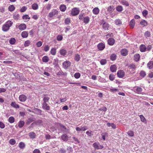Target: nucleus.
<instances>
[{"label": "nucleus", "instance_id": "a211bd4d", "mask_svg": "<svg viewBox=\"0 0 153 153\" xmlns=\"http://www.w3.org/2000/svg\"><path fill=\"white\" fill-rule=\"evenodd\" d=\"M109 27V25L107 23L105 22L102 25V27L105 30H108Z\"/></svg>", "mask_w": 153, "mask_h": 153}, {"label": "nucleus", "instance_id": "13d9d810", "mask_svg": "<svg viewBox=\"0 0 153 153\" xmlns=\"http://www.w3.org/2000/svg\"><path fill=\"white\" fill-rule=\"evenodd\" d=\"M127 134L128 135L131 137H132L134 136V132L132 131H128L127 132Z\"/></svg>", "mask_w": 153, "mask_h": 153}, {"label": "nucleus", "instance_id": "79ce46f5", "mask_svg": "<svg viewBox=\"0 0 153 153\" xmlns=\"http://www.w3.org/2000/svg\"><path fill=\"white\" fill-rule=\"evenodd\" d=\"M135 21L134 19H132L130 22L129 25L131 28H133L134 26Z\"/></svg>", "mask_w": 153, "mask_h": 153}, {"label": "nucleus", "instance_id": "f8f14e48", "mask_svg": "<svg viewBox=\"0 0 153 153\" xmlns=\"http://www.w3.org/2000/svg\"><path fill=\"white\" fill-rule=\"evenodd\" d=\"M26 28V25L24 23H22L19 25V29L21 30L25 29Z\"/></svg>", "mask_w": 153, "mask_h": 153}, {"label": "nucleus", "instance_id": "8fccbe9b", "mask_svg": "<svg viewBox=\"0 0 153 153\" xmlns=\"http://www.w3.org/2000/svg\"><path fill=\"white\" fill-rule=\"evenodd\" d=\"M16 42V39L14 38H11L9 40V43L12 45L15 44Z\"/></svg>", "mask_w": 153, "mask_h": 153}, {"label": "nucleus", "instance_id": "20e7f679", "mask_svg": "<svg viewBox=\"0 0 153 153\" xmlns=\"http://www.w3.org/2000/svg\"><path fill=\"white\" fill-rule=\"evenodd\" d=\"M79 13V9L77 8H74L72 9L71 14L73 16H74L77 15Z\"/></svg>", "mask_w": 153, "mask_h": 153}, {"label": "nucleus", "instance_id": "4be33fe9", "mask_svg": "<svg viewBox=\"0 0 153 153\" xmlns=\"http://www.w3.org/2000/svg\"><path fill=\"white\" fill-rule=\"evenodd\" d=\"M141 25L143 26H146L148 25L147 22L145 20H142L140 22Z\"/></svg>", "mask_w": 153, "mask_h": 153}, {"label": "nucleus", "instance_id": "864d4df0", "mask_svg": "<svg viewBox=\"0 0 153 153\" xmlns=\"http://www.w3.org/2000/svg\"><path fill=\"white\" fill-rule=\"evenodd\" d=\"M9 143L11 145H14L16 143V141L14 139H11L9 141Z\"/></svg>", "mask_w": 153, "mask_h": 153}, {"label": "nucleus", "instance_id": "393cba45", "mask_svg": "<svg viewBox=\"0 0 153 153\" xmlns=\"http://www.w3.org/2000/svg\"><path fill=\"white\" fill-rule=\"evenodd\" d=\"M83 22L85 24H88L90 21V18L88 16H87L84 17L83 18Z\"/></svg>", "mask_w": 153, "mask_h": 153}, {"label": "nucleus", "instance_id": "b1692460", "mask_svg": "<svg viewBox=\"0 0 153 153\" xmlns=\"http://www.w3.org/2000/svg\"><path fill=\"white\" fill-rule=\"evenodd\" d=\"M110 69L112 72H116L117 70L116 65H111L110 67Z\"/></svg>", "mask_w": 153, "mask_h": 153}, {"label": "nucleus", "instance_id": "58836bf2", "mask_svg": "<svg viewBox=\"0 0 153 153\" xmlns=\"http://www.w3.org/2000/svg\"><path fill=\"white\" fill-rule=\"evenodd\" d=\"M117 58V56L114 53H113L111 54L110 56V59L112 61H114Z\"/></svg>", "mask_w": 153, "mask_h": 153}, {"label": "nucleus", "instance_id": "a19ab883", "mask_svg": "<svg viewBox=\"0 0 153 153\" xmlns=\"http://www.w3.org/2000/svg\"><path fill=\"white\" fill-rule=\"evenodd\" d=\"M19 15L18 13H15L13 15V18L15 19H18L19 18Z\"/></svg>", "mask_w": 153, "mask_h": 153}, {"label": "nucleus", "instance_id": "473e14b6", "mask_svg": "<svg viewBox=\"0 0 153 153\" xmlns=\"http://www.w3.org/2000/svg\"><path fill=\"white\" fill-rule=\"evenodd\" d=\"M25 144L22 142H20L19 144V147L21 149H24L25 147Z\"/></svg>", "mask_w": 153, "mask_h": 153}, {"label": "nucleus", "instance_id": "f704fd0d", "mask_svg": "<svg viewBox=\"0 0 153 153\" xmlns=\"http://www.w3.org/2000/svg\"><path fill=\"white\" fill-rule=\"evenodd\" d=\"M42 60L43 62H47L49 61V58L47 56H45L42 57Z\"/></svg>", "mask_w": 153, "mask_h": 153}, {"label": "nucleus", "instance_id": "0eeeda50", "mask_svg": "<svg viewBox=\"0 0 153 153\" xmlns=\"http://www.w3.org/2000/svg\"><path fill=\"white\" fill-rule=\"evenodd\" d=\"M42 111L41 110L36 108H34L33 109V111H32V112L33 113L39 115H42Z\"/></svg>", "mask_w": 153, "mask_h": 153}, {"label": "nucleus", "instance_id": "9b49d317", "mask_svg": "<svg viewBox=\"0 0 153 153\" xmlns=\"http://www.w3.org/2000/svg\"><path fill=\"white\" fill-rule=\"evenodd\" d=\"M42 108L44 110H50V106L48 105L47 103H45V102H43L42 104Z\"/></svg>", "mask_w": 153, "mask_h": 153}, {"label": "nucleus", "instance_id": "338daca9", "mask_svg": "<svg viewBox=\"0 0 153 153\" xmlns=\"http://www.w3.org/2000/svg\"><path fill=\"white\" fill-rule=\"evenodd\" d=\"M86 133L90 137L93 135V134H92V131L90 130L87 131L86 132Z\"/></svg>", "mask_w": 153, "mask_h": 153}, {"label": "nucleus", "instance_id": "bf43d9fd", "mask_svg": "<svg viewBox=\"0 0 153 153\" xmlns=\"http://www.w3.org/2000/svg\"><path fill=\"white\" fill-rule=\"evenodd\" d=\"M65 23L66 25H68L70 23V20L69 18H67L65 20Z\"/></svg>", "mask_w": 153, "mask_h": 153}, {"label": "nucleus", "instance_id": "bb28decb", "mask_svg": "<svg viewBox=\"0 0 153 153\" xmlns=\"http://www.w3.org/2000/svg\"><path fill=\"white\" fill-rule=\"evenodd\" d=\"M31 7L33 9L37 10L38 9L39 6L37 4L34 3L32 5Z\"/></svg>", "mask_w": 153, "mask_h": 153}, {"label": "nucleus", "instance_id": "c03bdc74", "mask_svg": "<svg viewBox=\"0 0 153 153\" xmlns=\"http://www.w3.org/2000/svg\"><path fill=\"white\" fill-rule=\"evenodd\" d=\"M31 42L29 40L25 41L24 44V46L25 47L28 46L31 44Z\"/></svg>", "mask_w": 153, "mask_h": 153}, {"label": "nucleus", "instance_id": "dca6fc26", "mask_svg": "<svg viewBox=\"0 0 153 153\" xmlns=\"http://www.w3.org/2000/svg\"><path fill=\"white\" fill-rule=\"evenodd\" d=\"M114 22L115 24L116 25H117L118 26H120L122 24V21L120 19H117L116 20H115Z\"/></svg>", "mask_w": 153, "mask_h": 153}, {"label": "nucleus", "instance_id": "2eb2a0df", "mask_svg": "<svg viewBox=\"0 0 153 153\" xmlns=\"http://www.w3.org/2000/svg\"><path fill=\"white\" fill-rule=\"evenodd\" d=\"M140 50L141 52H144L146 51V48L144 45H141L140 47Z\"/></svg>", "mask_w": 153, "mask_h": 153}, {"label": "nucleus", "instance_id": "ddd939ff", "mask_svg": "<svg viewBox=\"0 0 153 153\" xmlns=\"http://www.w3.org/2000/svg\"><path fill=\"white\" fill-rule=\"evenodd\" d=\"M115 42V40L114 39L112 38H109L108 41V43L109 45H113Z\"/></svg>", "mask_w": 153, "mask_h": 153}, {"label": "nucleus", "instance_id": "774afa93", "mask_svg": "<svg viewBox=\"0 0 153 153\" xmlns=\"http://www.w3.org/2000/svg\"><path fill=\"white\" fill-rule=\"evenodd\" d=\"M59 152L61 153H66V150L63 148H61L59 150Z\"/></svg>", "mask_w": 153, "mask_h": 153}, {"label": "nucleus", "instance_id": "4468645a", "mask_svg": "<svg viewBox=\"0 0 153 153\" xmlns=\"http://www.w3.org/2000/svg\"><path fill=\"white\" fill-rule=\"evenodd\" d=\"M128 51H127V50L126 49H123L121 51V54L123 56H126L128 54Z\"/></svg>", "mask_w": 153, "mask_h": 153}, {"label": "nucleus", "instance_id": "09e8293b", "mask_svg": "<svg viewBox=\"0 0 153 153\" xmlns=\"http://www.w3.org/2000/svg\"><path fill=\"white\" fill-rule=\"evenodd\" d=\"M56 50L54 48H52L51 51V53L53 55H54L56 54Z\"/></svg>", "mask_w": 153, "mask_h": 153}, {"label": "nucleus", "instance_id": "72a5a7b5", "mask_svg": "<svg viewBox=\"0 0 153 153\" xmlns=\"http://www.w3.org/2000/svg\"><path fill=\"white\" fill-rule=\"evenodd\" d=\"M59 52L60 54L63 56L65 55L67 53L65 49H62L60 50Z\"/></svg>", "mask_w": 153, "mask_h": 153}, {"label": "nucleus", "instance_id": "a878e982", "mask_svg": "<svg viewBox=\"0 0 153 153\" xmlns=\"http://www.w3.org/2000/svg\"><path fill=\"white\" fill-rule=\"evenodd\" d=\"M11 106L16 108H19V105L16 104L15 102H12L10 104Z\"/></svg>", "mask_w": 153, "mask_h": 153}, {"label": "nucleus", "instance_id": "412c9836", "mask_svg": "<svg viewBox=\"0 0 153 153\" xmlns=\"http://www.w3.org/2000/svg\"><path fill=\"white\" fill-rule=\"evenodd\" d=\"M61 138L63 141H67L68 139V137L67 134H63L62 135Z\"/></svg>", "mask_w": 153, "mask_h": 153}, {"label": "nucleus", "instance_id": "680f3d73", "mask_svg": "<svg viewBox=\"0 0 153 153\" xmlns=\"http://www.w3.org/2000/svg\"><path fill=\"white\" fill-rule=\"evenodd\" d=\"M27 9V8L25 6H23L21 9L20 11L21 12H25Z\"/></svg>", "mask_w": 153, "mask_h": 153}, {"label": "nucleus", "instance_id": "e433bc0d", "mask_svg": "<svg viewBox=\"0 0 153 153\" xmlns=\"http://www.w3.org/2000/svg\"><path fill=\"white\" fill-rule=\"evenodd\" d=\"M29 136L31 138L34 139L36 137V134L34 132H31L29 133Z\"/></svg>", "mask_w": 153, "mask_h": 153}, {"label": "nucleus", "instance_id": "ea45409f", "mask_svg": "<svg viewBox=\"0 0 153 153\" xmlns=\"http://www.w3.org/2000/svg\"><path fill=\"white\" fill-rule=\"evenodd\" d=\"M25 124V122L24 121L21 120L19 121L18 123V126L20 128H21L23 127Z\"/></svg>", "mask_w": 153, "mask_h": 153}, {"label": "nucleus", "instance_id": "4c0bfd02", "mask_svg": "<svg viewBox=\"0 0 153 153\" xmlns=\"http://www.w3.org/2000/svg\"><path fill=\"white\" fill-rule=\"evenodd\" d=\"M143 89L142 88L139 87H137L136 88V93L138 94H140L141 93V92L142 91Z\"/></svg>", "mask_w": 153, "mask_h": 153}, {"label": "nucleus", "instance_id": "de8ad7c7", "mask_svg": "<svg viewBox=\"0 0 153 153\" xmlns=\"http://www.w3.org/2000/svg\"><path fill=\"white\" fill-rule=\"evenodd\" d=\"M139 116L140 118L141 121L142 122L145 123L146 122V119L142 115H140Z\"/></svg>", "mask_w": 153, "mask_h": 153}, {"label": "nucleus", "instance_id": "7c9ffc66", "mask_svg": "<svg viewBox=\"0 0 153 153\" xmlns=\"http://www.w3.org/2000/svg\"><path fill=\"white\" fill-rule=\"evenodd\" d=\"M35 119L33 117H30L27 120L26 123L28 125L30 124L31 122L35 120Z\"/></svg>", "mask_w": 153, "mask_h": 153}, {"label": "nucleus", "instance_id": "69168bd1", "mask_svg": "<svg viewBox=\"0 0 153 153\" xmlns=\"http://www.w3.org/2000/svg\"><path fill=\"white\" fill-rule=\"evenodd\" d=\"M109 79L110 80L113 81L114 79V75L110 74L109 76Z\"/></svg>", "mask_w": 153, "mask_h": 153}, {"label": "nucleus", "instance_id": "6ab92c4d", "mask_svg": "<svg viewBox=\"0 0 153 153\" xmlns=\"http://www.w3.org/2000/svg\"><path fill=\"white\" fill-rule=\"evenodd\" d=\"M140 55L138 53H136L134 54V60L136 62H138L140 59Z\"/></svg>", "mask_w": 153, "mask_h": 153}, {"label": "nucleus", "instance_id": "f257e3e1", "mask_svg": "<svg viewBox=\"0 0 153 153\" xmlns=\"http://www.w3.org/2000/svg\"><path fill=\"white\" fill-rule=\"evenodd\" d=\"M13 22L10 20H8L6 22L5 24L3 25L2 26V30L4 32H7L8 31L10 27H11Z\"/></svg>", "mask_w": 153, "mask_h": 153}, {"label": "nucleus", "instance_id": "0e129e2a", "mask_svg": "<svg viewBox=\"0 0 153 153\" xmlns=\"http://www.w3.org/2000/svg\"><path fill=\"white\" fill-rule=\"evenodd\" d=\"M84 13H81L79 16V20H81L83 19Z\"/></svg>", "mask_w": 153, "mask_h": 153}, {"label": "nucleus", "instance_id": "39448f33", "mask_svg": "<svg viewBox=\"0 0 153 153\" xmlns=\"http://www.w3.org/2000/svg\"><path fill=\"white\" fill-rule=\"evenodd\" d=\"M58 11L56 10H53L50 12L48 14V16L50 17H52L58 14Z\"/></svg>", "mask_w": 153, "mask_h": 153}, {"label": "nucleus", "instance_id": "4d7b16f0", "mask_svg": "<svg viewBox=\"0 0 153 153\" xmlns=\"http://www.w3.org/2000/svg\"><path fill=\"white\" fill-rule=\"evenodd\" d=\"M144 17H146L148 14V11L146 10H144L142 12Z\"/></svg>", "mask_w": 153, "mask_h": 153}, {"label": "nucleus", "instance_id": "6e6552de", "mask_svg": "<svg viewBox=\"0 0 153 153\" xmlns=\"http://www.w3.org/2000/svg\"><path fill=\"white\" fill-rule=\"evenodd\" d=\"M98 49L100 51H102L105 47V44L102 43L98 44L97 45Z\"/></svg>", "mask_w": 153, "mask_h": 153}, {"label": "nucleus", "instance_id": "2f4dec72", "mask_svg": "<svg viewBox=\"0 0 153 153\" xmlns=\"http://www.w3.org/2000/svg\"><path fill=\"white\" fill-rule=\"evenodd\" d=\"M80 59V56L78 54H75L74 57V59L76 62H78Z\"/></svg>", "mask_w": 153, "mask_h": 153}, {"label": "nucleus", "instance_id": "052dcab7", "mask_svg": "<svg viewBox=\"0 0 153 153\" xmlns=\"http://www.w3.org/2000/svg\"><path fill=\"white\" fill-rule=\"evenodd\" d=\"M50 99V97H45L43 99V102L46 103L47 102H48L49 100Z\"/></svg>", "mask_w": 153, "mask_h": 153}, {"label": "nucleus", "instance_id": "f03ea898", "mask_svg": "<svg viewBox=\"0 0 153 153\" xmlns=\"http://www.w3.org/2000/svg\"><path fill=\"white\" fill-rule=\"evenodd\" d=\"M137 68L136 65L134 64H131L128 66V69L130 72H132L135 70Z\"/></svg>", "mask_w": 153, "mask_h": 153}, {"label": "nucleus", "instance_id": "aec40b11", "mask_svg": "<svg viewBox=\"0 0 153 153\" xmlns=\"http://www.w3.org/2000/svg\"><path fill=\"white\" fill-rule=\"evenodd\" d=\"M28 35V33L26 31H24L22 32L21 33V36L23 38H27Z\"/></svg>", "mask_w": 153, "mask_h": 153}, {"label": "nucleus", "instance_id": "9d476101", "mask_svg": "<svg viewBox=\"0 0 153 153\" xmlns=\"http://www.w3.org/2000/svg\"><path fill=\"white\" fill-rule=\"evenodd\" d=\"M19 99L21 102H24L27 99V97L24 94H21L19 96Z\"/></svg>", "mask_w": 153, "mask_h": 153}, {"label": "nucleus", "instance_id": "423d86ee", "mask_svg": "<svg viewBox=\"0 0 153 153\" xmlns=\"http://www.w3.org/2000/svg\"><path fill=\"white\" fill-rule=\"evenodd\" d=\"M71 64V62L69 61H66L62 64L63 67L64 68L67 69L69 67Z\"/></svg>", "mask_w": 153, "mask_h": 153}, {"label": "nucleus", "instance_id": "49530a36", "mask_svg": "<svg viewBox=\"0 0 153 153\" xmlns=\"http://www.w3.org/2000/svg\"><path fill=\"white\" fill-rule=\"evenodd\" d=\"M8 121L10 123H13L14 122L15 119L13 117H10L8 119Z\"/></svg>", "mask_w": 153, "mask_h": 153}, {"label": "nucleus", "instance_id": "6e6d98bb", "mask_svg": "<svg viewBox=\"0 0 153 153\" xmlns=\"http://www.w3.org/2000/svg\"><path fill=\"white\" fill-rule=\"evenodd\" d=\"M80 74L79 73H76L74 74V76L76 79H78L80 76Z\"/></svg>", "mask_w": 153, "mask_h": 153}, {"label": "nucleus", "instance_id": "c85d7f7f", "mask_svg": "<svg viewBox=\"0 0 153 153\" xmlns=\"http://www.w3.org/2000/svg\"><path fill=\"white\" fill-rule=\"evenodd\" d=\"M116 9L117 11L118 12H122L123 10V7L121 5L117 6L116 7Z\"/></svg>", "mask_w": 153, "mask_h": 153}, {"label": "nucleus", "instance_id": "c9c22d12", "mask_svg": "<svg viewBox=\"0 0 153 153\" xmlns=\"http://www.w3.org/2000/svg\"><path fill=\"white\" fill-rule=\"evenodd\" d=\"M114 6H110L107 8V11L110 13H112L113 10H114Z\"/></svg>", "mask_w": 153, "mask_h": 153}, {"label": "nucleus", "instance_id": "1a4fd4ad", "mask_svg": "<svg viewBox=\"0 0 153 153\" xmlns=\"http://www.w3.org/2000/svg\"><path fill=\"white\" fill-rule=\"evenodd\" d=\"M117 76L119 78H122L125 75V73L122 70H119L117 73Z\"/></svg>", "mask_w": 153, "mask_h": 153}, {"label": "nucleus", "instance_id": "603ef678", "mask_svg": "<svg viewBox=\"0 0 153 153\" xmlns=\"http://www.w3.org/2000/svg\"><path fill=\"white\" fill-rule=\"evenodd\" d=\"M30 19V18L29 16L27 14L24 15L22 16V19L23 20H27V19Z\"/></svg>", "mask_w": 153, "mask_h": 153}, {"label": "nucleus", "instance_id": "7ed1b4c3", "mask_svg": "<svg viewBox=\"0 0 153 153\" xmlns=\"http://www.w3.org/2000/svg\"><path fill=\"white\" fill-rule=\"evenodd\" d=\"M94 147L96 149H102L103 148V146L100 145L99 143H94L93 145Z\"/></svg>", "mask_w": 153, "mask_h": 153}, {"label": "nucleus", "instance_id": "a18cd8bd", "mask_svg": "<svg viewBox=\"0 0 153 153\" xmlns=\"http://www.w3.org/2000/svg\"><path fill=\"white\" fill-rule=\"evenodd\" d=\"M8 10L10 12L13 11L15 9L14 6L13 5H10L8 8Z\"/></svg>", "mask_w": 153, "mask_h": 153}, {"label": "nucleus", "instance_id": "5701e85b", "mask_svg": "<svg viewBox=\"0 0 153 153\" xmlns=\"http://www.w3.org/2000/svg\"><path fill=\"white\" fill-rule=\"evenodd\" d=\"M100 12L99 9L97 7L94 8L93 10V13L95 15L98 14Z\"/></svg>", "mask_w": 153, "mask_h": 153}, {"label": "nucleus", "instance_id": "37998d69", "mask_svg": "<svg viewBox=\"0 0 153 153\" xmlns=\"http://www.w3.org/2000/svg\"><path fill=\"white\" fill-rule=\"evenodd\" d=\"M144 35L146 38H147L150 36L151 33L149 31H147L144 33Z\"/></svg>", "mask_w": 153, "mask_h": 153}, {"label": "nucleus", "instance_id": "c756f323", "mask_svg": "<svg viewBox=\"0 0 153 153\" xmlns=\"http://www.w3.org/2000/svg\"><path fill=\"white\" fill-rule=\"evenodd\" d=\"M147 65L149 69H152L153 68V62L150 61L148 63Z\"/></svg>", "mask_w": 153, "mask_h": 153}, {"label": "nucleus", "instance_id": "3c124183", "mask_svg": "<svg viewBox=\"0 0 153 153\" xmlns=\"http://www.w3.org/2000/svg\"><path fill=\"white\" fill-rule=\"evenodd\" d=\"M140 76L143 78L146 75V73L144 71H142L140 72Z\"/></svg>", "mask_w": 153, "mask_h": 153}, {"label": "nucleus", "instance_id": "cd10ccee", "mask_svg": "<svg viewBox=\"0 0 153 153\" xmlns=\"http://www.w3.org/2000/svg\"><path fill=\"white\" fill-rule=\"evenodd\" d=\"M66 9V7L64 4L61 5L59 7V9L62 12L65 11Z\"/></svg>", "mask_w": 153, "mask_h": 153}, {"label": "nucleus", "instance_id": "5fc2aeb1", "mask_svg": "<svg viewBox=\"0 0 153 153\" xmlns=\"http://www.w3.org/2000/svg\"><path fill=\"white\" fill-rule=\"evenodd\" d=\"M106 60L105 59H102L100 61V63L102 65H104L106 63Z\"/></svg>", "mask_w": 153, "mask_h": 153}, {"label": "nucleus", "instance_id": "f3484780", "mask_svg": "<svg viewBox=\"0 0 153 153\" xmlns=\"http://www.w3.org/2000/svg\"><path fill=\"white\" fill-rule=\"evenodd\" d=\"M120 2L122 4L125 6L128 7L129 6L128 2L126 0H121Z\"/></svg>", "mask_w": 153, "mask_h": 153}, {"label": "nucleus", "instance_id": "e2e57ef3", "mask_svg": "<svg viewBox=\"0 0 153 153\" xmlns=\"http://www.w3.org/2000/svg\"><path fill=\"white\" fill-rule=\"evenodd\" d=\"M49 49H50V47L48 45H46L44 47V50L45 52H47V51H49Z\"/></svg>", "mask_w": 153, "mask_h": 153}]
</instances>
